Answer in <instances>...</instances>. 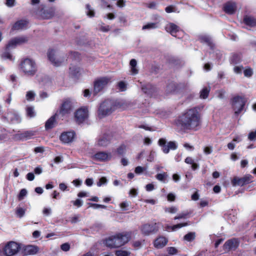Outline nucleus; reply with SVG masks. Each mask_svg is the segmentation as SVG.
Segmentation results:
<instances>
[{"instance_id": "1", "label": "nucleus", "mask_w": 256, "mask_h": 256, "mask_svg": "<svg viewBox=\"0 0 256 256\" xmlns=\"http://www.w3.org/2000/svg\"><path fill=\"white\" fill-rule=\"evenodd\" d=\"M200 109L194 107L186 110L178 118L177 124L184 131L196 130L201 123Z\"/></svg>"}, {"instance_id": "2", "label": "nucleus", "mask_w": 256, "mask_h": 256, "mask_svg": "<svg viewBox=\"0 0 256 256\" xmlns=\"http://www.w3.org/2000/svg\"><path fill=\"white\" fill-rule=\"evenodd\" d=\"M130 103L128 102L121 101L116 104H114V102L110 100H106L100 104L98 111V116L100 118H102L110 114L116 108L125 110L129 108Z\"/></svg>"}, {"instance_id": "3", "label": "nucleus", "mask_w": 256, "mask_h": 256, "mask_svg": "<svg viewBox=\"0 0 256 256\" xmlns=\"http://www.w3.org/2000/svg\"><path fill=\"white\" fill-rule=\"evenodd\" d=\"M131 232H124L116 234L106 238L104 241V244L110 248H117L120 247L128 242L130 240Z\"/></svg>"}, {"instance_id": "4", "label": "nucleus", "mask_w": 256, "mask_h": 256, "mask_svg": "<svg viewBox=\"0 0 256 256\" xmlns=\"http://www.w3.org/2000/svg\"><path fill=\"white\" fill-rule=\"evenodd\" d=\"M20 69L23 74L27 77L34 76L38 70L35 60L30 58H24L21 61Z\"/></svg>"}, {"instance_id": "5", "label": "nucleus", "mask_w": 256, "mask_h": 256, "mask_svg": "<svg viewBox=\"0 0 256 256\" xmlns=\"http://www.w3.org/2000/svg\"><path fill=\"white\" fill-rule=\"evenodd\" d=\"M28 40V38L26 36H18L11 39L6 45V50L3 53L2 57L5 59L12 60H14L13 56L8 50L15 48L17 46L26 43Z\"/></svg>"}, {"instance_id": "6", "label": "nucleus", "mask_w": 256, "mask_h": 256, "mask_svg": "<svg viewBox=\"0 0 256 256\" xmlns=\"http://www.w3.org/2000/svg\"><path fill=\"white\" fill-rule=\"evenodd\" d=\"M48 58L52 64L58 66L62 64L66 60V57L58 51L50 49L47 53Z\"/></svg>"}, {"instance_id": "7", "label": "nucleus", "mask_w": 256, "mask_h": 256, "mask_svg": "<svg viewBox=\"0 0 256 256\" xmlns=\"http://www.w3.org/2000/svg\"><path fill=\"white\" fill-rule=\"evenodd\" d=\"M246 102V100L243 96H236L233 98L232 107L236 114H238L243 110Z\"/></svg>"}, {"instance_id": "8", "label": "nucleus", "mask_w": 256, "mask_h": 256, "mask_svg": "<svg viewBox=\"0 0 256 256\" xmlns=\"http://www.w3.org/2000/svg\"><path fill=\"white\" fill-rule=\"evenodd\" d=\"M20 248V245L14 242H10L4 246V255L13 256L16 255Z\"/></svg>"}, {"instance_id": "9", "label": "nucleus", "mask_w": 256, "mask_h": 256, "mask_svg": "<svg viewBox=\"0 0 256 256\" xmlns=\"http://www.w3.org/2000/svg\"><path fill=\"white\" fill-rule=\"evenodd\" d=\"M158 144L162 147V152L164 154H168L170 150H175L177 148L178 146L175 142L170 141L166 144V140L165 138H162L158 140Z\"/></svg>"}, {"instance_id": "10", "label": "nucleus", "mask_w": 256, "mask_h": 256, "mask_svg": "<svg viewBox=\"0 0 256 256\" xmlns=\"http://www.w3.org/2000/svg\"><path fill=\"white\" fill-rule=\"evenodd\" d=\"M158 227L156 223L149 224H146L140 227V230L144 236H149L156 233L158 230Z\"/></svg>"}, {"instance_id": "11", "label": "nucleus", "mask_w": 256, "mask_h": 256, "mask_svg": "<svg viewBox=\"0 0 256 256\" xmlns=\"http://www.w3.org/2000/svg\"><path fill=\"white\" fill-rule=\"evenodd\" d=\"M110 78L102 77L96 80L94 84V93L96 94L104 88L110 82Z\"/></svg>"}, {"instance_id": "12", "label": "nucleus", "mask_w": 256, "mask_h": 256, "mask_svg": "<svg viewBox=\"0 0 256 256\" xmlns=\"http://www.w3.org/2000/svg\"><path fill=\"white\" fill-rule=\"evenodd\" d=\"M252 178L250 174H246L241 178L234 177L232 180V184L233 186H242L250 183L252 182Z\"/></svg>"}, {"instance_id": "13", "label": "nucleus", "mask_w": 256, "mask_h": 256, "mask_svg": "<svg viewBox=\"0 0 256 256\" xmlns=\"http://www.w3.org/2000/svg\"><path fill=\"white\" fill-rule=\"evenodd\" d=\"M88 109L86 107L79 108L75 113V118L77 122L80 124L85 121L88 116Z\"/></svg>"}, {"instance_id": "14", "label": "nucleus", "mask_w": 256, "mask_h": 256, "mask_svg": "<svg viewBox=\"0 0 256 256\" xmlns=\"http://www.w3.org/2000/svg\"><path fill=\"white\" fill-rule=\"evenodd\" d=\"M93 160L98 162H108L112 159V155L110 152H99L91 156Z\"/></svg>"}, {"instance_id": "15", "label": "nucleus", "mask_w": 256, "mask_h": 256, "mask_svg": "<svg viewBox=\"0 0 256 256\" xmlns=\"http://www.w3.org/2000/svg\"><path fill=\"white\" fill-rule=\"evenodd\" d=\"M73 108V104L70 100H65L62 105L60 110L58 112V116H64L70 112Z\"/></svg>"}, {"instance_id": "16", "label": "nucleus", "mask_w": 256, "mask_h": 256, "mask_svg": "<svg viewBox=\"0 0 256 256\" xmlns=\"http://www.w3.org/2000/svg\"><path fill=\"white\" fill-rule=\"evenodd\" d=\"M76 138V133L74 131H68L62 132L60 136V140L64 144L72 142Z\"/></svg>"}, {"instance_id": "17", "label": "nucleus", "mask_w": 256, "mask_h": 256, "mask_svg": "<svg viewBox=\"0 0 256 256\" xmlns=\"http://www.w3.org/2000/svg\"><path fill=\"white\" fill-rule=\"evenodd\" d=\"M112 136L110 133H106L98 138L96 145L98 146H106L110 142Z\"/></svg>"}, {"instance_id": "18", "label": "nucleus", "mask_w": 256, "mask_h": 256, "mask_svg": "<svg viewBox=\"0 0 256 256\" xmlns=\"http://www.w3.org/2000/svg\"><path fill=\"white\" fill-rule=\"evenodd\" d=\"M238 246V242L237 239L233 238L226 241L224 245V250L228 252L231 250H235Z\"/></svg>"}, {"instance_id": "19", "label": "nucleus", "mask_w": 256, "mask_h": 256, "mask_svg": "<svg viewBox=\"0 0 256 256\" xmlns=\"http://www.w3.org/2000/svg\"><path fill=\"white\" fill-rule=\"evenodd\" d=\"M165 30L175 37H177L176 33L180 32L179 27L173 23L168 24L165 26Z\"/></svg>"}, {"instance_id": "20", "label": "nucleus", "mask_w": 256, "mask_h": 256, "mask_svg": "<svg viewBox=\"0 0 256 256\" xmlns=\"http://www.w3.org/2000/svg\"><path fill=\"white\" fill-rule=\"evenodd\" d=\"M156 20V22L147 24L142 26V29L144 30L159 28L160 27V22L163 19L161 17L157 16Z\"/></svg>"}, {"instance_id": "21", "label": "nucleus", "mask_w": 256, "mask_h": 256, "mask_svg": "<svg viewBox=\"0 0 256 256\" xmlns=\"http://www.w3.org/2000/svg\"><path fill=\"white\" fill-rule=\"evenodd\" d=\"M223 9L228 14H234L236 9V4L234 2H228L224 5Z\"/></svg>"}, {"instance_id": "22", "label": "nucleus", "mask_w": 256, "mask_h": 256, "mask_svg": "<svg viewBox=\"0 0 256 256\" xmlns=\"http://www.w3.org/2000/svg\"><path fill=\"white\" fill-rule=\"evenodd\" d=\"M168 242L167 239L164 236L158 238L154 242V246L157 248H161L164 246Z\"/></svg>"}, {"instance_id": "23", "label": "nucleus", "mask_w": 256, "mask_h": 256, "mask_svg": "<svg viewBox=\"0 0 256 256\" xmlns=\"http://www.w3.org/2000/svg\"><path fill=\"white\" fill-rule=\"evenodd\" d=\"M54 16V10L52 8L42 10L40 16L44 19H49Z\"/></svg>"}, {"instance_id": "24", "label": "nucleus", "mask_w": 256, "mask_h": 256, "mask_svg": "<svg viewBox=\"0 0 256 256\" xmlns=\"http://www.w3.org/2000/svg\"><path fill=\"white\" fill-rule=\"evenodd\" d=\"M200 42L202 43L205 44L210 47V48H213L214 45L212 43V38L207 35L202 36L200 37Z\"/></svg>"}, {"instance_id": "25", "label": "nucleus", "mask_w": 256, "mask_h": 256, "mask_svg": "<svg viewBox=\"0 0 256 256\" xmlns=\"http://www.w3.org/2000/svg\"><path fill=\"white\" fill-rule=\"evenodd\" d=\"M56 116H58V114L56 113L54 116H51L46 122L45 128L46 130L50 129L54 126L56 122Z\"/></svg>"}, {"instance_id": "26", "label": "nucleus", "mask_w": 256, "mask_h": 256, "mask_svg": "<svg viewBox=\"0 0 256 256\" xmlns=\"http://www.w3.org/2000/svg\"><path fill=\"white\" fill-rule=\"evenodd\" d=\"M38 251V248L34 246H28L24 249V254L30 255L36 254Z\"/></svg>"}, {"instance_id": "27", "label": "nucleus", "mask_w": 256, "mask_h": 256, "mask_svg": "<svg viewBox=\"0 0 256 256\" xmlns=\"http://www.w3.org/2000/svg\"><path fill=\"white\" fill-rule=\"evenodd\" d=\"M27 24V22L25 20H20L16 22L13 26L12 29L20 30L24 28Z\"/></svg>"}, {"instance_id": "28", "label": "nucleus", "mask_w": 256, "mask_h": 256, "mask_svg": "<svg viewBox=\"0 0 256 256\" xmlns=\"http://www.w3.org/2000/svg\"><path fill=\"white\" fill-rule=\"evenodd\" d=\"M7 118L14 123H19L21 121L20 116L16 114L9 113L8 114Z\"/></svg>"}, {"instance_id": "29", "label": "nucleus", "mask_w": 256, "mask_h": 256, "mask_svg": "<svg viewBox=\"0 0 256 256\" xmlns=\"http://www.w3.org/2000/svg\"><path fill=\"white\" fill-rule=\"evenodd\" d=\"M244 22L245 24L250 26H254L256 25V20L251 16H245L244 18Z\"/></svg>"}, {"instance_id": "30", "label": "nucleus", "mask_w": 256, "mask_h": 256, "mask_svg": "<svg viewBox=\"0 0 256 256\" xmlns=\"http://www.w3.org/2000/svg\"><path fill=\"white\" fill-rule=\"evenodd\" d=\"M35 132L32 130L26 131L20 134V138L22 140H28L34 136Z\"/></svg>"}, {"instance_id": "31", "label": "nucleus", "mask_w": 256, "mask_h": 256, "mask_svg": "<svg viewBox=\"0 0 256 256\" xmlns=\"http://www.w3.org/2000/svg\"><path fill=\"white\" fill-rule=\"evenodd\" d=\"M188 226V224L187 222L178 224L176 225H174L172 226H168L166 228V230L176 231L178 228H182V227L186 226Z\"/></svg>"}, {"instance_id": "32", "label": "nucleus", "mask_w": 256, "mask_h": 256, "mask_svg": "<svg viewBox=\"0 0 256 256\" xmlns=\"http://www.w3.org/2000/svg\"><path fill=\"white\" fill-rule=\"evenodd\" d=\"M130 66L131 69V72L133 74H136L138 73V70L136 68L137 62L136 60L132 59L130 61Z\"/></svg>"}, {"instance_id": "33", "label": "nucleus", "mask_w": 256, "mask_h": 256, "mask_svg": "<svg viewBox=\"0 0 256 256\" xmlns=\"http://www.w3.org/2000/svg\"><path fill=\"white\" fill-rule=\"evenodd\" d=\"M70 73L74 76H76L80 72L79 66L72 65L70 68Z\"/></svg>"}, {"instance_id": "34", "label": "nucleus", "mask_w": 256, "mask_h": 256, "mask_svg": "<svg viewBox=\"0 0 256 256\" xmlns=\"http://www.w3.org/2000/svg\"><path fill=\"white\" fill-rule=\"evenodd\" d=\"M241 60L240 56L238 54H234L230 58V62L231 64H236L240 62Z\"/></svg>"}, {"instance_id": "35", "label": "nucleus", "mask_w": 256, "mask_h": 256, "mask_svg": "<svg viewBox=\"0 0 256 256\" xmlns=\"http://www.w3.org/2000/svg\"><path fill=\"white\" fill-rule=\"evenodd\" d=\"M195 237V233L194 232H190L184 236V240L188 242H192L194 240Z\"/></svg>"}, {"instance_id": "36", "label": "nucleus", "mask_w": 256, "mask_h": 256, "mask_svg": "<svg viewBox=\"0 0 256 256\" xmlns=\"http://www.w3.org/2000/svg\"><path fill=\"white\" fill-rule=\"evenodd\" d=\"M127 88V85L125 82L120 81L118 83L117 88L120 92H124L126 90Z\"/></svg>"}, {"instance_id": "37", "label": "nucleus", "mask_w": 256, "mask_h": 256, "mask_svg": "<svg viewBox=\"0 0 256 256\" xmlns=\"http://www.w3.org/2000/svg\"><path fill=\"white\" fill-rule=\"evenodd\" d=\"M210 92V88H204L200 92V96L202 98L205 99L208 98Z\"/></svg>"}, {"instance_id": "38", "label": "nucleus", "mask_w": 256, "mask_h": 256, "mask_svg": "<svg viewBox=\"0 0 256 256\" xmlns=\"http://www.w3.org/2000/svg\"><path fill=\"white\" fill-rule=\"evenodd\" d=\"M86 14L90 17H93L94 16V10L89 4L86 6Z\"/></svg>"}, {"instance_id": "39", "label": "nucleus", "mask_w": 256, "mask_h": 256, "mask_svg": "<svg viewBox=\"0 0 256 256\" xmlns=\"http://www.w3.org/2000/svg\"><path fill=\"white\" fill-rule=\"evenodd\" d=\"M130 252L127 250H118L116 252V256H130Z\"/></svg>"}, {"instance_id": "40", "label": "nucleus", "mask_w": 256, "mask_h": 256, "mask_svg": "<svg viewBox=\"0 0 256 256\" xmlns=\"http://www.w3.org/2000/svg\"><path fill=\"white\" fill-rule=\"evenodd\" d=\"M130 204V202L124 201L120 204V206L122 210H128V208Z\"/></svg>"}, {"instance_id": "41", "label": "nucleus", "mask_w": 256, "mask_h": 256, "mask_svg": "<svg viewBox=\"0 0 256 256\" xmlns=\"http://www.w3.org/2000/svg\"><path fill=\"white\" fill-rule=\"evenodd\" d=\"M26 114L28 116L32 118L35 116L36 114L34 110V108L32 107H28L26 108Z\"/></svg>"}, {"instance_id": "42", "label": "nucleus", "mask_w": 256, "mask_h": 256, "mask_svg": "<svg viewBox=\"0 0 256 256\" xmlns=\"http://www.w3.org/2000/svg\"><path fill=\"white\" fill-rule=\"evenodd\" d=\"M25 214V210L22 208H18L16 210V214L19 218H22Z\"/></svg>"}, {"instance_id": "43", "label": "nucleus", "mask_w": 256, "mask_h": 256, "mask_svg": "<svg viewBox=\"0 0 256 256\" xmlns=\"http://www.w3.org/2000/svg\"><path fill=\"white\" fill-rule=\"evenodd\" d=\"M126 150V146L122 144L116 150L117 153L120 154L122 155L123 154Z\"/></svg>"}, {"instance_id": "44", "label": "nucleus", "mask_w": 256, "mask_h": 256, "mask_svg": "<svg viewBox=\"0 0 256 256\" xmlns=\"http://www.w3.org/2000/svg\"><path fill=\"white\" fill-rule=\"evenodd\" d=\"M166 172H163L162 174H158L156 176V178L160 181L163 182L167 176Z\"/></svg>"}, {"instance_id": "45", "label": "nucleus", "mask_w": 256, "mask_h": 256, "mask_svg": "<svg viewBox=\"0 0 256 256\" xmlns=\"http://www.w3.org/2000/svg\"><path fill=\"white\" fill-rule=\"evenodd\" d=\"M203 151L206 155L211 154L212 152V146H204L203 148Z\"/></svg>"}, {"instance_id": "46", "label": "nucleus", "mask_w": 256, "mask_h": 256, "mask_svg": "<svg viewBox=\"0 0 256 256\" xmlns=\"http://www.w3.org/2000/svg\"><path fill=\"white\" fill-rule=\"evenodd\" d=\"M35 94L32 91H28L26 94V98L28 100H34Z\"/></svg>"}, {"instance_id": "47", "label": "nucleus", "mask_w": 256, "mask_h": 256, "mask_svg": "<svg viewBox=\"0 0 256 256\" xmlns=\"http://www.w3.org/2000/svg\"><path fill=\"white\" fill-rule=\"evenodd\" d=\"M100 30L102 32H108L110 28L109 26H104V24L102 23V24L100 26Z\"/></svg>"}, {"instance_id": "48", "label": "nucleus", "mask_w": 256, "mask_h": 256, "mask_svg": "<svg viewBox=\"0 0 256 256\" xmlns=\"http://www.w3.org/2000/svg\"><path fill=\"white\" fill-rule=\"evenodd\" d=\"M244 75L246 77H250L252 76L253 72L252 68H248L244 70Z\"/></svg>"}, {"instance_id": "49", "label": "nucleus", "mask_w": 256, "mask_h": 256, "mask_svg": "<svg viewBox=\"0 0 256 256\" xmlns=\"http://www.w3.org/2000/svg\"><path fill=\"white\" fill-rule=\"evenodd\" d=\"M177 210H178L177 208L174 206L166 208H165L166 212L171 213V214H174L177 212Z\"/></svg>"}, {"instance_id": "50", "label": "nucleus", "mask_w": 256, "mask_h": 256, "mask_svg": "<svg viewBox=\"0 0 256 256\" xmlns=\"http://www.w3.org/2000/svg\"><path fill=\"white\" fill-rule=\"evenodd\" d=\"M27 194V190L24 188L21 190L20 191V192L18 194V198L19 200H21L24 198L26 195Z\"/></svg>"}, {"instance_id": "51", "label": "nucleus", "mask_w": 256, "mask_h": 256, "mask_svg": "<svg viewBox=\"0 0 256 256\" xmlns=\"http://www.w3.org/2000/svg\"><path fill=\"white\" fill-rule=\"evenodd\" d=\"M80 216L79 214H76L70 218V221L72 224H75L79 222Z\"/></svg>"}, {"instance_id": "52", "label": "nucleus", "mask_w": 256, "mask_h": 256, "mask_svg": "<svg viewBox=\"0 0 256 256\" xmlns=\"http://www.w3.org/2000/svg\"><path fill=\"white\" fill-rule=\"evenodd\" d=\"M72 202L73 204L78 208H80L82 206L83 202L82 200L80 199H76L74 201H72Z\"/></svg>"}, {"instance_id": "53", "label": "nucleus", "mask_w": 256, "mask_h": 256, "mask_svg": "<svg viewBox=\"0 0 256 256\" xmlns=\"http://www.w3.org/2000/svg\"><path fill=\"white\" fill-rule=\"evenodd\" d=\"M248 138L251 141L255 140H256V130L250 132L248 134Z\"/></svg>"}, {"instance_id": "54", "label": "nucleus", "mask_w": 256, "mask_h": 256, "mask_svg": "<svg viewBox=\"0 0 256 256\" xmlns=\"http://www.w3.org/2000/svg\"><path fill=\"white\" fill-rule=\"evenodd\" d=\"M145 170L146 168H144L140 166H138L136 168L134 172L136 174H140L142 173Z\"/></svg>"}, {"instance_id": "55", "label": "nucleus", "mask_w": 256, "mask_h": 256, "mask_svg": "<svg viewBox=\"0 0 256 256\" xmlns=\"http://www.w3.org/2000/svg\"><path fill=\"white\" fill-rule=\"evenodd\" d=\"M90 206L92 207L94 209H98L99 208H106V206L102 204H90Z\"/></svg>"}, {"instance_id": "56", "label": "nucleus", "mask_w": 256, "mask_h": 256, "mask_svg": "<svg viewBox=\"0 0 256 256\" xmlns=\"http://www.w3.org/2000/svg\"><path fill=\"white\" fill-rule=\"evenodd\" d=\"M107 182V180L106 178L102 177L100 178L98 181V182H97V186H101L102 184H105Z\"/></svg>"}, {"instance_id": "57", "label": "nucleus", "mask_w": 256, "mask_h": 256, "mask_svg": "<svg viewBox=\"0 0 256 256\" xmlns=\"http://www.w3.org/2000/svg\"><path fill=\"white\" fill-rule=\"evenodd\" d=\"M242 70L243 68L242 66H236L234 68V72L237 74H241L242 72Z\"/></svg>"}, {"instance_id": "58", "label": "nucleus", "mask_w": 256, "mask_h": 256, "mask_svg": "<svg viewBox=\"0 0 256 256\" xmlns=\"http://www.w3.org/2000/svg\"><path fill=\"white\" fill-rule=\"evenodd\" d=\"M52 212V210L50 208H44L42 210V213L44 215L48 216Z\"/></svg>"}, {"instance_id": "59", "label": "nucleus", "mask_w": 256, "mask_h": 256, "mask_svg": "<svg viewBox=\"0 0 256 256\" xmlns=\"http://www.w3.org/2000/svg\"><path fill=\"white\" fill-rule=\"evenodd\" d=\"M70 248V246L68 243H64L61 245V249L64 252L69 250Z\"/></svg>"}, {"instance_id": "60", "label": "nucleus", "mask_w": 256, "mask_h": 256, "mask_svg": "<svg viewBox=\"0 0 256 256\" xmlns=\"http://www.w3.org/2000/svg\"><path fill=\"white\" fill-rule=\"evenodd\" d=\"M156 156V152H154L152 151L150 152V156L148 158V160L150 161V162L154 161Z\"/></svg>"}, {"instance_id": "61", "label": "nucleus", "mask_w": 256, "mask_h": 256, "mask_svg": "<svg viewBox=\"0 0 256 256\" xmlns=\"http://www.w3.org/2000/svg\"><path fill=\"white\" fill-rule=\"evenodd\" d=\"M168 253L170 254H174L178 252L177 250L174 247H170L168 250Z\"/></svg>"}, {"instance_id": "62", "label": "nucleus", "mask_w": 256, "mask_h": 256, "mask_svg": "<svg viewBox=\"0 0 256 256\" xmlns=\"http://www.w3.org/2000/svg\"><path fill=\"white\" fill-rule=\"evenodd\" d=\"M187 215H188V213H185V212L181 213V214H180L177 216H175L174 219V220H179V219H181V218H186Z\"/></svg>"}, {"instance_id": "63", "label": "nucleus", "mask_w": 256, "mask_h": 256, "mask_svg": "<svg viewBox=\"0 0 256 256\" xmlns=\"http://www.w3.org/2000/svg\"><path fill=\"white\" fill-rule=\"evenodd\" d=\"M154 189V185L152 184H149L146 186V190L148 192H150Z\"/></svg>"}, {"instance_id": "64", "label": "nucleus", "mask_w": 256, "mask_h": 256, "mask_svg": "<svg viewBox=\"0 0 256 256\" xmlns=\"http://www.w3.org/2000/svg\"><path fill=\"white\" fill-rule=\"evenodd\" d=\"M34 175L32 172H28L26 176V179L30 181L33 180L34 179Z\"/></svg>"}]
</instances>
